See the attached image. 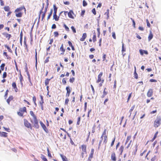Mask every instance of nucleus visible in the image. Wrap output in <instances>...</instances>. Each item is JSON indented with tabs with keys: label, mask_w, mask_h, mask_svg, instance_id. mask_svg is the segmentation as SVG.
I'll return each instance as SVG.
<instances>
[{
	"label": "nucleus",
	"mask_w": 161,
	"mask_h": 161,
	"mask_svg": "<svg viewBox=\"0 0 161 161\" xmlns=\"http://www.w3.org/2000/svg\"><path fill=\"white\" fill-rule=\"evenodd\" d=\"M4 9L5 11H9L10 8L8 6H5L4 7Z\"/></svg>",
	"instance_id": "obj_38"
},
{
	"label": "nucleus",
	"mask_w": 161,
	"mask_h": 161,
	"mask_svg": "<svg viewBox=\"0 0 161 161\" xmlns=\"http://www.w3.org/2000/svg\"><path fill=\"white\" fill-rule=\"evenodd\" d=\"M124 44L122 42V52L123 53V52H125L126 51V49L124 47Z\"/></svg>",
	"instance_id": "obj_44"
},
{
	"label": "nucleus",
	"mask_w": 161,
	"mask_h": 161,
	"mask_svg": "<svg viewBox=\"0 0 161 161\" xmlns=\"http://www.w3.org/2000/svg\"><path fill=\"white\" fill-rule=\"evenodd\" d=\"M60 156L62 159L63 161H68L67 158L65 156H64L62 155H61Z\"/></svg>",
	"instance_id": "obj_42"
},
{
	"label": "nucleus",
	"mask_w": 161,
	"mask_h": 161,
	"mask_svg": "<svg viewBox=\"0 0 161 161\" xmlns=\"http://www.w3.org/2000/svg\"><path fill=\"white\" fill-rule=\"evenodd\" d=\"M139 52L141 55H143L144 53L146 55L148 54V52L147 51L143 50L142 49H141L139 50Z\"/></svg>",
	"instance_id": "obj_15"
},
{
	"label": "nucleus",
	"mask_w": 161,
	"mask_h": 161,
	"mask_svg": "<svg viewBox=\"0 0 161 161\" xmlns=\"http://www.w3.org/2000/svg\"><path fill=\"white\" fill-rule=\"evenodd\" d=\"M69 101V100L68 98H66L65 101V104L66 105H67Z\"/></svg>",
	"instance_id": "obj_62"
},
{
	"label": "nucleus",
	"mask_w": 161,
	"mask_h": 161,
	"mask_svg": "<svg viewBox=\"0 0 161 161\" xmlns=\"http://www.w3.org/2000/svg\"><path fill=\"white\" fill-rule=\"evenodd\" d=\"M92 40L94 42H95L97 41L96 35V34L95 33H93Z\"/></svg>",
	"instance_id": "obj_35"
},
{
	"label": "nucleus",
	"mask_w": 161,
	"mask_h": 161,
	"mask_svg": "<svg viewBox=\"0 0 161 161\" xmlns=\"http://www.w3.org/2000/svg\"><path fill=\"white\" fill-rule=\"evenodd\" d=\"M40 124L42 128L43 129V130L46 132H47V127L43 123L40 121Z\"/></svg>",
	"instance_id": "obj_20"
},
{
	"label": "nucleus",
	"mask_w": 161,
	"mask_h": 161,
	"mask_svg": "<svg viewBox=\"0 0 161 161\" xmlns=\"http://www.w3.org/2000/svg\"><path fill=\"white\" fill-rule=\"evenodd\" d=\"M153 94V89H150L148 90L147 93V96L150 97L152 96Z\"/></svg>",
	"instance_id": "obj_9"
},
{
	"label": "nucleus",
	"mask_w": 161,
	"mask_h": 161,
	"mask_svg": "<svg viewBox=\"0 0 161 161\" xmlns=\"http://www.w3.org/2000/svg\"><path fill=\"white\" fill-rule=\"evenodd\" d=\"M94 153V149L92 148L91 150L90 154L89 157H88V159L89 161H91V159L93 158Z\"/></svg>",
	"instance_id": "obj_10"
},
{
	"label": "nucleus",
	"mask_w": 161,
	"mask_h": 161,
	"mask_svg": "<svg viewBox=\"0 0 161 161\" xmlns=\"http://www.w3.org/2000/svg\"><path fill=\"white\" fill-rule=\"evenodd\" d=\"M134 78L136 79H137L138 78V75L136 73V71H134Z\"/></svg>",
	"instance_id": "obj_46"
},
{
	"label": "nucleus",
	"mask_w": 161,
	"mask_h": 161,
	"mask_svg": "<svg viewBox=\"0 0 161 161\" xmlns=\"http://www.w3.org/2000/svg\"><path fill=\"white\" fill-rule=\"evenodd\" d=\"M131 136L129 135L127 136L126 139L125 141V144H126L131 139Z\"/></svg>",
	"instance_id": "obj_32"
},
{
	"label": "nucleus",
	"mask_w": 161,
	"mask_h": 161,
	"mask_svg": "<svg viewBox=\"0 0 161 161\" xmlns=\"http://www.w3.org/2000/svg\"><path fill=\"white\" fill-rule=\"evenodd\" d=\"M13 88L14 89L15 91L16 92H17L18 89L17 87L16 83L15 82H13L12 85Z\"/></svg>",
	"instance_id": "obj_17"
},
{
	"label": "nucleus",
	"mask_w": 161,
	"mask_h": 161,
	"mask_svg": "<svg viewBox=\"0 0 161 161\" xmlns=\"http://www.w3.org/2000/svg\"><path fill=\"white\" fill-rule=\"evenodd\" d=\"M3 128H4L5 130L8 132H9L10 131V129L9 128H6L4 127H3Z\"/></svg>",
	"instance_id": "obj_58"
},
{
	"label": "nucleus",
	"mask_w": 161,
	"mask_h": 161,
	"mask_svg": "<svg viewBox=\"0 0 161 161\" xmlns=\"http://www.w3.org/2000/svg\"><path fill=\"white\" fill-rule=\"evenodd\" d=\"M158 132L157 131L155 133V134L154 136L153 137V138L151 140V141L153 142V141L156 139V138L157 137V135L158 134Z\"/></svg>",
	"instance_id": "obj_37"
},
{
	"label": "nucleus",
	"mask_w": 161,
	"mask_h": 161,
	"mask_svg": "<svg viewBox=\"0 0 161 161\" xmlns=\"http://www.w3.org/2000/svg\"><path fill=\"white\" fill-rule=\"evenodd\" d=\"M66 90L67 91V92L66 95V96L68 97L70 95V93L71 92L70 90L69 89V86H67L66 88Z\"/></svg>",
	"instance_id": "obj_16"
},
{
	"label": "nucleus",
	"mask_w": 161,
	"mask_h": 161,
	"mask_svg": "<svg viewBox=\"0 0 161 161\" xmlns=\"http://www.w3.org/2000/svg\"><path fill=\"white\" fill-rule=\"evenodd\" d=\"M104 15H106L107 16V19H108L109 18V9H108L107 10L106 12L105 13Z\"/></svg>",
	"instance_id": "obj_30"
},
{
	"label": "nucleus",
	"mask_w": 161,
	"mask_h": 161,
	"mask_svg": "<svg viewBox=\"0 0 161 161\" xmlns=\"http://www.w3.org/2000/svg\"><path fill=\"white\" fill-rule=\"evenodd\" d=\"M53 8H54V13L53 14V19L56 21H58L59 20V17L57 15V8L55 4L53 5Z\"/></svg>",
	"instance_id": "obj_4"
},
{
	"label": "nucleus",
	"mask_w": 161,
	"mask_h": 161,
	"mask_svg": "<svg viewBox=\"0 0 161 161\" xmlns=\"http://www.w3.org/2000/svg\"><path fill=\"white\" fill-rule=\"evenodd\" d=\"M23 9V8L22 7H19V8H17L15 10V13H18L20 12Z\"/></svg>",
	"instance_id": "obj_31"
},
{
	"label": "nucleus",
	"mask_w": 161,
	"mask_h": 161,
	"mask_svg": "<svg viewBox=\"0 0 161 161\" xmlns=\"http://www.w3.org/2000/svg\"><path fill=\"white\" fill-rule=\"evenodd\" d=\"M137 147L138 146L137 144H136L134 147V149H133V153L134 155H136V152L137 150Z\"/></svg>",
	"instance_id": "obj_24"
},
{
	"label": "nucleus",
	"mask_w": 161,
	"mask_h": 161,
	"mask_svg": "<svg viewBox=\"0 0 161 161\" xmlns=\"http://www.w3.org/2000/svg\"><path fill=\"white\" fill-rule=\"evenodd\" d=\"M161 124V117L157 116L153 122V126L155 128L158 127Z\"/></svg>",
	"instance_id": "obj_2"
},
{
	"label": "nucleus",
	"mask_w": 161,
	"mask_h": 161,
	"mask_svg": "<svg viewBox=\"0 0 161 161\" xmlns=\"http://www.w3.org/2000/svg\"><path fill=\"white\" fill-rule=\"evenodd\" d=\"M44 3H43V6H42V7L41 9V10L40 11V13H39V19L40 18V15H41V14L43 13V11H42V10L44 8Z\"/></svg>",
	"instance_id": "obj_39"
},
{
	"label": "nucleus",
	"mask_w": 161,
	"mask_h": 161,
	"mask_svg": "<svg viewBox=\"0 0 161 161\" xmlns=\"http://www.w3.org/2000/svg\"><path fill=\"white\" fill-rule=\"evenodd\" d=\"M62 83L63 85H65L66 84V81L65 80V79L64 78L63 79Z\"/></svg>",
	"instance_id": "obj_64"
},
{
	"label": "nucleus",
	"mask_w": 161,
	"mask_h": 161,
	"mask_svg": "<svg viewBox=\"0 0 161 161\" xmlns=\"http://www.w3.org/2000/svg\"><path fill=\"white\" fill-rule=\"evenodd\" d=\"M115 137H114V139H113V140H112V141L111 142V145H110L111 147H112L114 145V142L115 141Z\"/></svg>",
	"instance_id": "obj_63"
},
{
	"label": "nucleus",
	"mask_w": 161,
	"mask_h": 161,
	"mask_svg": "<svg viewBox=\"0 0 161 161\" xmlns=\"http://www.w3.org/2000/svg\"><path fill=\"white\" fill-rule=\"evenodd\" d=\"M19 79L20 83L22 85H23V81L24 80L23 77L21 75L20 70H19Z\"/></svg>",
	"instance_id": "obj_14"
},
{
	"label": "nucleus",
	"mask_w": 161,
	"mask_h": 161,
	"mask_svg": "<svg viewBox=\"0 0 161 161\" xmlns=\"http://www.w3.org/2000/svg\"><path fill=\"white\" fill-rule=\"evenodd\" d=\"M103 72H100L99 74L98 75V79H97V80L96 81L97 83H98L101 81L102 82V80H101V78L103 75Z\"/></svg>",
	"instance_id": "obj_13"
},
{
	"label": "nucleus",
	"mask_w": 161,
	"mask_h": 161,
	"mask_svg": "<svg viewBox=\"0 0 161 161\" xmlns=\"http://www.w3.org/2000/svg\"><path fill=\"white\" fill-rule=\"evenodd\" d=\"M104 140L103 143L106 144L108 142V137H103Z\"/></svg>",
	"instance_id": "obj_51"
},
{
	"label": "nucleus",
	"mask_w": 161,
	"mask_h": 161,
	"mask_svg": "<svg viewBox=\"0 0 161 161\" xmlns=\"http://www.w3.org/2000/svg\"><path fill=\"white\" fill-rule=\"evenodd\" d=\"M81 148L82 151L81 154L82 157H83L84 154H86V145H82L81 146Z\"/></svg>",
	"instance_id": "obj_6"
},
{
	"label": "nucleus",
	"mask_w": 161,
	"mask_h": 161,
	"mask_svg": "<svg viewBox=\"0 0 161 161\" xmlns=\"http://www.w3.org/2000/svg\"><path fill=\"white\" fill-rule=\"evenodd\" d=\"M153 35L151 31H150V33L148 36V41H150L153 38Z\"/></svg>",
	"instance_id": "obj_25"
},
{
	"label": "nucleus",
	"mask_w": 161,
	"mask_h": 161,
	"mask_svg": "<svg viewBox=\"0 0 161 161\" xmlns=\"http://www.w3.org/2000/svg\"><path fill=\"white\" fill-rule=\"evenodd\" d=\"M108 137V131L106 129L104 130L103 131L102 133V135L101 136V138L102 139H103V137Z\"/></svg>",
	"instance_id": "obj_8"
},
{
	"label": "nucleus",
	"mask_w": 161,
	"mask_h": 161,
	"mask_svg": "<svg viewBox=\"0 0 161 161\" xmlns=\"http://www.w3.org/2000/svg\"><path fill=\"white\" fill-rule=\"evenodd\" d=\"M37 52L36 51V49H35V59H36V66L37 62Z\"/></svg>",
	"instance_id": "obj_41"
},
{
	"label": "nucleus",
	"mask_w": 161,
	"mask_h": 161,
	"mask_svg": "<svg viewBox=\"0 0 161 161\" xmlns=\"http://www.w3.org/2000/svg\"><path fill=\"white\" fill-rule=\"evenodd\" d=\"M68 15L69 18L74 19L76 16V15L74 14L73 11L72 10H69V12L68 13Z\"/></svg>",
	"instance_id": "obj_7"
},
{
	"label": "nucleus",
	"mask_w": 161,
	"mask_h": 161,
	"mask_svg": "<svg viewBox=\"0 0 161 161\" xmlns=\"http://www.w3.org/2000/svg\"><path fill=\"white\" fill-rule=\"evenodd\" d=\"M146 22L147 23V25L148 27H150L151 25L150 23L149 22V21L148 19H146Z\"/></svg>",
	"instance_id": "obj_56"
},
{
	"label": "nucleus",
	"mask_w": 161,
	"mask_h": 161,
	"mask_svg": "<svg viewBox=\"0 0 161 161\" xmlns=\"http://www.w3.org/2000/svg\"><path fill=\"white\" fill-rule=\"evenodd\" d=\"M111 159L112 161H116V154L114 152H112L111 154Z\"/></svg>",
	"instance_id": "obj_11"
},
{
	"label": "nucleus",
	"mask_w": 161,
	"mask_h": 161,
	"mask_svg": "<svg viewBox=\"0 0 161 161\" xmlns=\"http://www.w3.org/2000/svg\"><path fill=\"white\" fill-rule=\"evenodd\" d=\"M4 47H5L7 49L8 51L9 52H10L11 53H13L12 51L11 50V49L7 45H5Z\"/></svg>",
	"instance_id": "obj_29"
},
{
	"label": "nucleus",
	"mask_w": 161,
	"mask_h": 161,
	"mask_svg": "<svg viewBox=\"0 0 161 161\" xmlns=\"http://www.w3.org/2000/svg\"><path fill=\"white\" fill-rule=\"evenodd\" d=\"M130 19L132 20V22H133V27L135 28L136 27V23L135 22V21L134 19H132V18H131Z\"/></svg>",
	"instance_id": "obj_50"
},
{
	"label": "nucleus",
	"mask_w": 161,
	"mask_h": 161,
	"mask_svg": "<svg viewBox=\"0 0 161 161\" xmlns=\"http://www.w3.org/2000/svg\"><path fill=\"white\" fill-rule=\"evenodd\" d=\"M30 113L31 116L33 118V119L30 118V121L32 125V127H33L36 129H38L39 127V125L36 116L35 114L32 111H30Z\"/></svg>",
	"instance_id": "obj_1"
},
{
	"label": "nucleus",
	"mask_w": 161,
	"mask_h": 161,
	"mask_svg": "<svg viewBox=\"0 0 161 161\" xmlns=\"http://www.w3.org/2000/svg\"><path fill=\"white\" fill-rule=\"evenodd\" d=\"M7 133L4 132H1L0 131V136L3 137H7L8 136Z\"/></svg>",
	"instance_id": "obj_23"
},
{
	"label": "nucleus",
	"mask_w": 161,
	"mask_h": 161,
	"mask_svg": "<svg viewBox=\"0 0 161 161\" xmlns=\"http://www.w3.org/2000/svg\"><path fill=\"white\" fill-rule=\"evenodd\" d=\"M7 73L6 72H4L3 74V79H4L5 78H6V77H7Z\"/></svg>",
	"instance_id": "obj_53"
},
{
	"label": "nucleus",
	"mask_w": 161,
	"mask_h": 161,
	"mask_svg": "<svg viewBox=\"0 0 161 161\" xmlns=\"http://www.w3.org/2000/svg\"><path fill=\"white\" fill-rule=\"evenodd\" d=\"M71 29L72 30V31H73V32L74 33H75L76 32V30L75 29V27H74V26H72L71 27Z\"/></svg>",
	"instance_id": "obj_59"
},
{
	"label": "nucleus",
	"mask_w": 161,
	"mask_h": 161,
	"mask_svg": "<svg viewBox=\"0 0 161 161\" xmlns=\"http://www.w3.org/2000/svg\"><path fill=\"white\" fill-rule=\"evenodd\" d=\"M63 27L65 28V30L67 32L69 31V27L65 24L63 25Z\"/></svg>",
	"instance_id": "obj_40"
},
{
	"label": "nucleus",
	"mask_w": 161,
	"mask_h": 161,
	"mask_svg": "<svg viewBox=\"0 0 161 161\" xmlns=\"http://www.w3.org/2000/svg\"><path fill=\"white\" fill-rule=\"evenodd\" d=\"M41 101L39 102V103H44V101L43 99V96L41 95H40Z\"/></svg>",
	"instance_id": "obj_47"
},
{
	"label": "nucleus",
	"mask_w": 161,
	"mask_h": 161,
	"mask_svg": "<svg viewBox=\"0 0 161 161\" xmlns=\"http://www.w3.org/2000/svg\"><path fill=\"white\" fill-rule=\"evenodd\" d=\"M75 78L74 77H72L70 78L69 80V82L71 83H73L75 80Z\"/></svg>",
	"instance_id": "obj_54"
},
{
	"label": "nucleus",
	"mask_w": 161,
	"mask_h": 161,
	"mask_svg": "<svg viewBox=\"0 0 161 161\" xmlns=\"http://www.w3.org/2000/svg\"><path fill=\"white\" fill-rule=\"evenodd\" d=\"M87 4L86 2L84 0L83 1V5L84 7H85L87 6Z\"/></svg>",
	"instance_id": "obj_61"
},
{
	"label": "nucleus",
	"mask_w": 161,
	"mask_h": 161,
	"mask_svg": "<svg viewBox=\"0 0 161 161\" xmlns=\"http://www.w3.org/2000/svg\"><path fill=\"white\" fill-rule=\"evenodd\" d=\"M53 11V10L52 9H51L50 10V13H49V14H48V15L47 16V20H48L49 19H50L51 16L52 14Z\"/></svg>",
	"instance_id": "obj_36"
},
{
	"label": "nucleus",
	"mask_w": 161,
	"mask_h": 161,
	"mask_svg": "<svg viewBox=\"0 0 161 161\" xmlns=\"http://www.w3.org/2000/svg\"><path fill=\"white\" fill-rule=\"evenodd\" d=\"M54 35L55 37H57L59 35L57 31H55L54 32Z\"/></svg>",
	"instance_id": "obj_57"
},
{
	"label": "nucleus",
	"mask_w": 161,
	"mask_h": 161,
	"mask_svg": "<svg viewBox=\"0 0 161 161\" xmlns=\"http://www.w3.org/2000/svg\"><path fill=\"white\" fill-rule=\"evenodd\" d=\"M58 133L59 134V135L60 136V138L64 140H65L66 139V135L65 134H64V135H63L62 133L60 131H59V132H58Z\"/></svg>",
	"instance_id": "obj_12"
},
{
	"label": "nucleus",
	"mask_w": 161,
	"mask_h": 161,
	"mask_svg": "<svg viewBox=\"0 0 161 161\" xmlns=\"http://www.w3.org/2000/svg\"><path fill=\"white\" fill-rule=\"evenodd\" d=\"M81 117H78L76 123L77 125H79L80 124Z\"/></svg>",
	"instance_id": "obj_49"
},
{
	"label": "nucleus",
	"mask_w": 161,
	"mask_h": 161,
	"mask_svg": "<svg viewBox=\"0 0 161 161\" xmlns=\"http://www.w3.org/2000/svg\"><path fill=\"white\" fill-rule=\"evenodd\" d=\"M5 66V64L4 63H3L0 66V68L1 69V70L2 71L4 70V67Z\"/></svg>",
	"instance_id": "obj_48"
},
{
	"label": "nucleus",
	"mask_w": 161,
	"mask_h": 161,
	"mask_svg": "<svg viewBox=\"0 0 161 161\" xmlns=\"http://www.w3.org/2000/svg\"><path fill=\"white\" fill-rule=\"evenodd\" d=\"M52 78V77L50 79L47 78L45 80V84L46 86H47L49 84L50 80Z\"/></svg>",
	"instance_id": "obj_33"
},
{
	"label": "nucleus",
	"mask_w": 161,
	"mask_h": 161,
	"mask_svg": "<svg viewBox=\"0 0 161 161\" xmlns=\"http://www.w3.org/2000/svg\"><path fill=\"white\" fill-rule=\"evenodd\" d=\"M3 55L5 56L8 59H9V58H10L7 54V53L6 52H4L3 53Z\"/></svg>",
	"instance_id": "obj_55"
},
{
	"label": "nucleus",
	"mask_w": 161,
	"mask_h": 161,
	"mask_svg": "<svg viewBox=\"0 0 161 161\" xmlns=\"http://www.w3.org/2000/svg\"><path fill=\"white\" fill-rule=\"evenodd\" d=\"M24 124L25 126L26 127L30 128L31 130L32 129V125L26 119H24Z\"/></svg>",
	"instance_id": "obj_5"
},
{
	"label": "nucleus",
	"mask_w": 161,
	"mask_h": 161,
	"mask_svg": "<svg viewBox=\"0 0 161 161\" xmlns=\"http://www.w3.org/2000/svg\"><path fill=\"white\" fill-rule=\"evenodd\" d=\"M60 50L62 53H61V55H64L65 52V50L64 48L63 44H62L60 48Z\"/></svg>",
	"instance_id": "obj_19"
},
{
	"label": "nucleus",
	"mask_w": 161,
	"mask_h": 161,
	"mask_svg": "<svg viewBox=\"0 0 161 161\" xmlns=\"http://www.w3.org/2000/svg\"><path fill=\"white\" fill-rule=\"evenodd\" d=\"M32 100L35 105H36V99L35 96H34L33 97Z\"/></svg>",
	"instance_id": "obj_52"
},
{
	"label": "nucleus",
	"mask_w": 161,
	"mask_h": 161,
	"mask_svg": "<svg viewBox=\"0 0 161 161\" xmlns=\"http://www.w3.org/2000/svg\"><path fill=\"white\" fill-rule=\"evenodd\" d=\"M106 88H105L104 90V91L103 92V94L101 96L102 98H103L105 97V96L107 95L108 94V92L106 91Z\"/></svg>",
	"instance_id": "obj_26"
},
{
	"label": "nucleus",
	"mask_w": 161,
	"mask_h": 161,
	"mask_svg": "<svg viewBox=\"0 0 161 161\" xmlns=\"http://www.w3.org/2000/svg\"><path fill=\"white\" fill-rule=\"evenodd\" d=\"M124 147L123 146H121L119 149V152L120 153V155H122V153H123V150H124Z\"/></svg>",
	"instance_id": "obj_27"
},
{
	"label": "nucleus",
	"mask_w": 161,
	"mask_h": 161,
	"mask_svg": "<svg viewBox=\"0 0 161 161\" xmlns=\"http://www.w3.org/2000/svg\"><path fill=\"white\" fill-rule=\"evenodd\" d=\"M106 55L105 54H103V61H105L106 62H108V60H106Z\"/></svg>",
	"instance_id": "obj_43"
},
{
	"label": "nucleus",
	"mask_w": 161,
	"mask_h": 161,
	"mask_svg": "<svg viewBox=\"0 0 161 161\" xmlns=\"http://www.w3.org/2000/svg\"><path fill=\"white\" fill-rule=\"evenodd\" d=\"M112 36L114 39H116V35H115V32H112Z\"/></svg>",
	"instance_id": "obj_60"
},
{
	"label": "nucleus",
	"mask_w": 161,
	"mask_h": 161,
	"mask_svg": "<svg viewBox=\"0 0 161 161\" xmlns=\"http://www.w3.org/2000/svg\"><path fill=\"white\" fill-rule=\"evenodd\" d=\"M16 14L15 15L17 17H20L22 16V13L21 12H18V13H15Z\"/></svg>",
	"instance_id": "obj_34"
},
{
	"label": "nucleus",
	"mask_w": 161,
	"mask_h": 161,
	"mask_svg": "<svg viewBox=\"0 0 161 161\" xmlns=\"http://www.w3.org/2000/svg\"><path fill=\"white\" fill-rule=\"evenodd\" d=\"M135 107V105H133L132 106L130 109L129 110V113H130V114L129 115V117H130L131 116V115L132 114V112L133 111V110L134 109Z\"/></svg>",
	"instance_id": "obj_28"
},
{
	"label": "nucleus",
	"mask_w": 161,
	"mask_h": 161,
	"mask_svg": "<svg viewBox=\"0 0 161 161\" xmlns=\"http://www.w3.org/2000/svg\"><path fill=\"white\" fill-rule=\"evenodd\" d=\"M25 113H27L26 108L25 107L23 108H20L17 113L18 115L21 117H23V115Z\"/></svg>",
	"instance_id": "obj_3"
},
{
	"label": "nucleus",
	"mask_w": 161,
	"mask_h": 161,
	"mask_svg": "<svg viewBox=\"0 0 161 161\" xmlns=\"http://www.w3.org/2000/svg\"><path fill=\"white\" fill-rule=\"evenodd\" d=\"M87 37V35L86 33H84L82 36V37L80 39L81 41H84Z\"/></svg>",
	"instance_id": "obj_21"
},
{
	"label": "nucleus",
	"mask_w": 161,
	"mask_h": 161,
	"mask_svg": "<svg viewBox=\"0 0 161 161\" xmlns=\"http://www.w3.org/2000/svg\"><path fill=\"white\" fill-rule=\"evenodd\" d=\"M41 158L44 161H48L46 157L43 155H42Z\"/></svg>",
	"instance_id": "obj_45"
},
{
	"label": "nucleus",
	"mask_w": 161,
	"mask_h": 161,
	"mask_svg": "<svg viewBox=\"0 0 161 161\" xmlns=\"http://www.w3.org/2000/svg\"><path fill=\"white\" fill-rule=\"evenodd\" d=\"M3 34L5 37L8 39V40H9L10 38L11 37V35L7 33H3Z\"/></svg>",
	"instance_id": "obj_22"
},
{
	"label": "nucleus",
	"mask_w": 161,
	"mask_h": 161,
	"mask_svg": "<svg viewBox=\"0 0 161 161\" xmlns=\"http://www.w3.org/2000/svg\"><path fill=\"white\" fill-rule=\"evenodd\" d=\"M14 99L13 96L12 95L10 96L7 100V102L8 105L10 104V102L13 100Z\"/></svg>",
	"instance_id": "obj_18"
}]
</instances>
